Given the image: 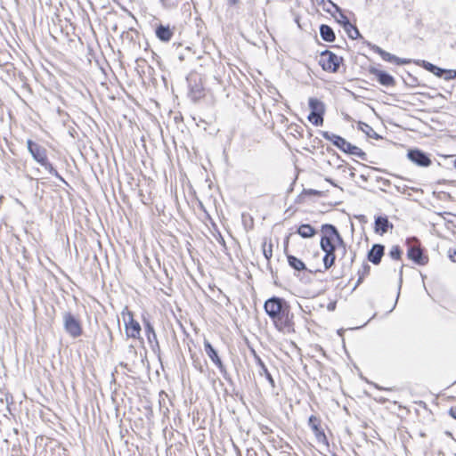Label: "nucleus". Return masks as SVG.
I'll list each match as a JSON object with an SVG mask.
<instances>
[{"instance_id":"obj_8","label":"nucleus","mask_w":456,"mask_h":456,"mask_svg":"<svg viewBox=\"0 0 456 456\" xmlns=\"http://www.w3.org/2000/svg\"><path fill=\"white\" fill-rule=\"evenodd\" d=\"M340 252L341 256L339 257L338 262L341 263L342 275H345L351 270L356 254L353 250L348 252L346 243L344 244Z\"/></svg>"},{"instance_id":"obj_31","label":"nucleus","mask_w":456,"mask_h":456,"mask_svg":"<svg viewBox=\"0 0 456 456\" xmlns=\"http://www.w3.org/2000/svg\"><path fill=\"white\" fill-rule=\"evenodd\" d=\"M421 67H423L425 69L428 70L429 72L433 73L436 69V65L427 61H421Z\"/></svg>"},{"instance_id":"obj_3","label":"nucleus","mask_w":456,"mask_h":456,"mask_svg":"<svg viewBox=\"0 0 456 456\" xmlns=\"http://www.w3.org/2000/svg\"><path fill=\"white\" fill-rule=\"evenodd\" d=\"M322 135L324 139L331 142L333 145L338 147L340 151L351 155L357 156L362 160L366 159V153L361 148L351 144L340 135L330 133L328 131H322Z\"/></svg>"},{"instance_id":"obj_41","label":"nucleus","mask_w":456,"mask_h":456,"mask_svg":"<svg viewBox=\"0 0 456 456\" xmlns=\"http://www.w3.org/2000/svg\"><path fill=\"white\" fill-rule=\"evenodd\" d=\"M107 330H108L109 336H110V338H112V333H111V331L110 330V329H109V328H107Z\"/></svg>"},{"instance_id":"obj_32","label":"nucleus","mask_w":456,"mask_h":456,"mask_svg":"<svg viewBox=\"0 0 456 456\" xmlns=\"http://www.w3.org/2000/svg\"><path fill=\"white\" fill-rule=\"evenodd\" d=\"M444 69H441V68L436 66V69L433 72V74L436 75L438 77H444Z\"/></svg>"},{"instance_id":"obj_1","label":"nucleus","mask_w":456,"mask_h":456,"mask_svg":"<svg viewBox=\"0 0 456 456\" xmlns=\"http://www.w3.org/2000/svg\"><path fill=\"white\" fill-rule=\"evenodd\" d=\"M264 308L279 330L294 331V315L290 312L289 305L284 298L273 297L265 302Z\"/></svg>"},{"instance_id":"obj_5","label":"nucleus","mask_w":456,"mask_h":456,"mask_svg":"<svg viewBox=\"0 0 456 456\" xmlns=\"http://www.w3.org/2000/svg\"><path fill=\"white\" fill-rule=\"evenodd\" d=\"M65 331L72 338H76L82 335V326L80 321L70 312H65L62 316Z\"/></svg>"},{"instance_id":"obj_34","label":"nucleus","mask_w":456,"mask_h":456,"mask_svg":"<svg viewBox=\"0 0 456 456\" xmlns=\"http://www.w3.org/2000/svg\"><path fill=\"white\" fill-rule=\"evenodd\" d=\"M448 254H449V257H450V259H451L452 262H456V250L452 251V249H450V250L448 251Z\"/></svg>"},{"instance_id":"obj_43","label":"nucleus","mask_w":456,"mask_h":456,"mask_svg":"<svg viewBox=\"0 0 456 456\" xmlns=\"http://www.w3.org/2000/svg\"><path fill=\"white\" fill-rule=\"evenodd\" d=\"M454 167H456V159H454Z\"/></svg>"},{"instance_id":"obj_40","label":"nucleus","mask_w":456,"mask_h":456,"mask_svg":"<svg viewBox=\"0 0 456 456\" xmlns=\"http://www.w3.org/2000/svg\"><path fill=\"white\" fill-rule=\"evenodd\" d=\"M326 181H328L329 183H330L332 185L336 186V184L329 178L326 179Z\"/></svg>"},{"instance_id":"obj_27","label":"nucleus","mask_w":456,"mask_h":456,"mask_svg":"<svg viewBox=\"0 0 456 456\" xmlns=\"http://www.w3.org/2000/svg\"><path fill=\"white\" fill-rule=\"evenodd\" d=\"M42 167L45 168L52 175H54L61 180H63L62 177L59 175L58 171L53 167V165L48 161L47 158L40 163Z\"/></svg>"},{"instance_id":"obj_38","label":"nucleus","mask_w":456,"mask_h":456,"mask_svg":"<svg viewBox=\"0 0 456 456\" xmlns=\"http://www.w3.org/2000/svg\"><path fill=\"white\" fill-rule=\"evenodd\" d=\"M450 413L454 419H456V407L451 408Z\"/></svg>"},{"instance_id":"obj_10","label":"nucleus","mask_w":456,"mask_h":456,"mask_svg":"<svg viewBox=\"0 0 456 456\" xmlns=\"http://www.w3.org/2000/svg\"><path fill=\"white\" fill-rule=\"evenodd\" d=\"M409 159L419 167H428L431 165V159L427 153L420 150H410L407 154Z\"/></svg>"},{"instance_id":"obj_36","label":"nucleus","mask_w":456,"mask_h":456,"mask_svg":"<svg viewBox=\"0 0 456 456\" xmlns=\"http://www.w3.org/2000/svg\"><path fill=\"white\" fill-rule=\"evenodd\" d=\"M167 0H161V2L163 3V4L165 5H168V6H175L177 4V1L175 2H172V3H166Z\"/></svg>"},{"instance_id":"obj_37","label":"nucleus","mask_w":456,"mask_h":456,"mask_svg":"<svg viewBox=\"0 0 456 456\" xmlns=\"http://www.w3.org/2000/svg\"><path fill=\"white\" fill-rule=\"evenodd\" d=\"M240 0H227L229 5H235L240 3Z\"/></svg>"},{"instance_id":"obj_7","label":"nucleus","mask_w":456,"mask_h":456,"mask_svg":"<svg viewBox=\"0 0 456 456\" xmlns=\"http://www.w3.org/2000/svg\"><path fill=\"white\" fill-rule=\"evenodd\" d=\"M333 6L338 13V21L342 24L349 37L352 39L360 37L361 34L358 28L349 21L348 18L343 13L342 10L337 4H333Z\"/></svg>"},{"instance_id":"obj_39","label":"nucleus","mask_w":456,"mask_h":456,"mask_svg":"<svg viewBox=\"0 0 456 456\" xmlns=\"http://www.w3.org/2000/svg\"><path fill=\"white\" fill-rule=\"evenodd\" d=\"M218 241L222 245H224V246L225 245L224 240V238L221 235H219Z\"/></svg>"},{"instance_id":"obj_33","label":"nucleus","mask_w":456,"mask_h":456,"mask_svg":"<svg viewBox=\"0 0 456 456\" xmlns=\"http://www.w3.org/2000/svg\"><path fill=\"white\" fill-rule=\"evenodd\" d=\"M264 255L267 260H269L272 257V256H273L272 245H270V248L268 250L264 248Z\"/></svg>"},{"instance_id":"obj_28","label":"nucleus","mask_w":456,"mask_h":456,"mask_svg":"<svg viewBox=\"0 0 456 456\" xmlns=\"http://www.w3.org/2000/svg\"><path fill=\"white\" fill-rule=\"evenodd\" d=\"M323 115L318 113H310L308 120L314 126H322L323 124Z\"/></svg>"},{"instance_id":"obj_42","label":"nucleus","mask_w":456,"mask_h":456,"mask_svg":"<svg viewBox=\"0 0 456 456\" xmlns=\"http://www.w3.org/2000/svg\"><path fill=\"white\" fill-rule=\"evenodd\" d=\"M351 34H352L353 36H355V31H354L353 29H351Z\"/></svg>"},{"instance_id":"obj_19","label":"nucleus","mask_w":456,"mask_h":456,"mask_svg":"<svg viewBox=\"0 0 456 456\" xmlns=\"http://www.w3.org/2000/svg\"><path fill=\"white\" fill-rule=\"evenodd\" d=\"M252 354L254 355V358H255V361H256V364L261 369V370L259 371V374L261 376L264 375L265 377V379H267V381L269 382V384L271 385L272 387H275L274 379L272 377L271 373L268 371L265 364L264 363V362L262 361L260 356L256 353L255 350H252Z\"/></svg>"},{"instance_id":"obj_6","label":"nucleus","mask_w":456,"mask_h":456,"mask_svg":"<svg viewBox=\"0 0 456 456\" xmlns=\"http://www.w3.org/2000/svg\"><path fill=\"white\" fill-rule=\"evenodd\" d=\"M341 58L326 50L322 53L319 63L326 71L336 72L339 67Z\"/></svg>"},{"instance_id":"obj_30","label":"nucleus","mask_w":456,"mask_h":456,"mask_svg":"<svg viewBox=\"0 0 456 456\" xmlns=\"http://www.w3.org/2000/svg\"><path fill=\"white\" fill-rule=\"evenodd\" d=\"M445 80H451L456 77V70L454 69H444V77Z\"/></svg>"},{"instance_id":"obj_16","label":"nucleus","mask_w":456,"mask_h":456,"mask_svg":"<svg viewBox=\"0 0 456 456\" xmlns=\"http://www.w3.org/2000/svg\"><path fill=\"white\" fill-rule=\"evenodd\" d=\"M393 224L389 222L387 216H378L375 218L374 232L379 235H383L389 229H393Z\"/></svg>"},{"instance_id":"obj_11","label":"nucleus","mask_w":456,"mask_h":456,"mask_svg":"<svg viewBox=\"0 0 456 456\" xmlns=\"http://www.w3.org/2000/svg\"><path fill=\"white\" fill-rule=\"evenodd\" d=\"M28 150L29 153L32 155L33 159L37 162L41 163L44 161L46 156V150L41 145L32 142L31 140H28L27 142Z\"/></svg>"},{"instance_id":"obj_20","label":"nucleus","mask_w":456,"mask_h":456,"mask_svg":"<svg viewBox=\"0 0 456 456\" xmlns=\"http://www.w3.org/2000/svg\"><path fill=\"white\" fill-rule=\"evenodd\" d=\"M144 330L147 336L148 341L150 344L153 346V343L159 347V341L157 338L156 332L154 330L153 326L149 321L144 320Z\"/></svg>"},{"instance_id":"obj_13","label":"nucleus","mask_w":456,"mask_h":456,"mask_svg":"<svg viewBox=\"0 0 456 456\" xmlns=\"http://www.w3.org/2000/svg\"><path fill=\"white\" fill-rule=\"evenodd\" d=\"M373 51L375 53H377L378 54L380 55V57L386 61H389V62H395L398 65H403V64H407L410 62L409 60H406V59H400L398 57H396L395 55L394 54H391L387 52H386L385 50H383L382 48H380L379 46L378 45H373L372 47Z\"/></svg>"},{"instance_id":"obj_2","label":"nucleus","mask_w":456,"mask_h":456,"mask_svg":"<svg viewBox=\"0 0 456 456\" xmlns=\"http://www.w3.org/2000/svg\"><path fill=\"white\" fill-rule=\"evenodd\" d=\"M322 236L321 238L320 246L322 250L325 252L323 256V265L326 270L330 269L335 263V251H341L345 241L339 234L338 229L330 224L322 225Z\"/></svg>"},{"instance_id":"obj_22","label":"nucleus","mask_w":456,"mask_h":456,"mask_svg":"<svg viewBox=\"0 0 456 456\" xmlns=\"http://www.w3.org/2000/svg\"><path fill=\"white\" fill-rule=\"evenodd\" d=\"M320 35L321 37L326 42H333L335 40V33L333 29L328 25H321Z\"/></svg>"},{"instance_id":"obj_15","label":"nucleus","mask_w":456,"mask_h":456,"mask_svg":"<svg viewBox=\"0 0 456 456\" xmlns=\"http://www.w3.org/2000/svg\"><path fill=\"white\" fill-rule=\"evenodd\" d=\"M126 334L128 338H138L140 337L141 326L130 314L129 320L125 322Z\"/></svg>"},{"instance_id":"obj_25","label":"nucleus","mask_w":456,"mask_h":456,"mask_svg":"<svg viewBox=\"0 0 456 456\" xmlns=\"http://www.w3.org/2000/svg\"><path fill=\"white\" fill-rule=\"evenodd\" d=\"M358 128L366 134L370 138H379V135L374 131V129L367 123L360 121L358 123Z\"/></svg>"},{"instance_id":"obj_26","label":"nucleus","mask_w":456,"mask_h":456,"mask_svg":"<svg viewBox=\"0 0 456 456\" xmlns=\"http://www.w3.org/2000/svg\"><path fill=\"white\" fill-rule=\"evenodd\" d=\"M370 269V267L368 264H363L362 268L358 270L359 277H358V280H357L354 289L357 286H359L362 282L364 277L369 274Z\"/></svg>"},{"instance_id":"obj_4","label":"nucleus","mask_w":456,"mask_h":456,"mask_svg":"<svg viewBox=\"0 0 456 456\" xmlns=\"http://www.w3.org/2000/svg\"><path fill=\"white\" fill-rule=\"evenodd\" d=\"M406 242L408 245L407 256L409 259L419 265L428 264V258L424 256L419 240L416 238H411L407 239Z\"/></svg>"},{"instance_id":"obj_21","label":"nucleus","mask_w":456,"mask_h":456,"mask_svg":"<svg viewBox=\"0 0 456 456\" xmlns=\"http://www.w3.org/2000/svg\"><path fill=\"white\" fill-rule=\"evenodd\" d=\"M308 105H309V108L311 109V113H318V114L325 113L324 103L317 98H310L308 101Z\"/></svg>"},{"instance_id":"obj_29","label":"nucleus","mask_w":456,"mask_h":456,"mask_svg":"<svg viewBox=\"0 0 456 456\" xmlns=\"http://www.w3.org/2000/svg\"><path fill=\"white\" fill-rule=\"evenodd\" d=\"M402 251L399 248V246H393L392 248L389 251V256L395 260L400 259Z\"/></svg>"},{"instance_id":"obj_24","label":"nucleus","mask_w":456,"mask_h":456,"mask_svg":"<svg viewBox=\"0 0 456 456\" xmlns=\"http://www.w3.org/2000/svg\"><path fill=\"white\" fill-rule=\"evenodd\" d=\"M287 259L289 266L297 271H304L306 270V266L302 260L292 256L287 255Z\"/></svg>"},{"instance_id":"obj_18","label":"nucleus","mask_w":456,"mask_h":456,"mask_svg":"<svg viewBox=\"0 0 456 456\" xmlns=\"http://www.w3.org/2000/svg\"><path fill=\"white\" fill-rule=\"evenodd\" d=\"M156 37L162 42H169L174 36V28L169 26L159 25L155 30Z\"/></svg>"},{"instance_id":"obj_14","label":"nucleus","mask_w":456,"mask_h":456,"mask_svg":"<svg viewBox=\"0 0 456 456\" xmlns=\"http://www.w3.org/2000/svg\"><path fill=\"white\" fill-rule=\"evenodd\" d=\"M204 349L208 356L211 359V361L217 366L221 372L225 370L224 365L223 364L221 359L219 358L217 352L209 343V341H204Z\"/></svg>"},{"instance_id":"obj_9","label":"nucleus","mask_w":456,"mask_h":456,"mask_svg":"<svg viewBox=\"0 0 456 456\" xmlns=\"http://www.w3.org/2000/svg\"><path fill=\"white\" fill-rule=\"evenodd\" d=\"M369 73L375 76L379 83L384 86L390 87L395 86V79L388 73L370 66Z\"/></svg>"},{"instance_id":"obj_12","label":"nucleus","mask_w":456,"mask_h":456,"mask_svg":"<svg viewBox=\"0 0 456 456\" xmlns=\"http://www.w3.org/2000/svg\"><path fill=\"white\" fill-rule=\"evenodd\" d=\"M308 424L312 430L314 431L316 439L319 443L328 444L327 437L323 432V430L320 428V419L316 418L315 416L312 415L310 416L308 419Z\"/></svg>"},{"instance_id":"obj_17","label":"nucleus","mask_w":456,"mask_h":456,"mask_svg":"<svg viewBox=\"0 0 456 456\" xmlns=\"http://www.w3.org/2000/svg\"><path fill=\"white\" fill-rule=\"evenodd\" d=\"M385 248L381 244H374L368 252V260L374 265H379L384 256Z\"/></svg>"},{"instance_id":"obj_35","label":"nucleus","mask_w":456,"mask_h":456,"mask_svg":"<svg viewBox=\"0 0 456 456\" xmlns=\"http://www.w3.org/2000/svg\"><path fill=\"white\" fill-rule=\"evenodd\" d=\"M307 193L311 195H321V191L313 189L309 190Z\"/></svg>"},{"instance_id":"obj_23","label":"nucleus","mask_w":456,"mask_h":456,"mask_svg":"<svg viewBox=\"0 0 456 456\" xmlns=\"http://www.w3.org/2000/svg\"><path fill=\"white\" fill-rule=\"evenodd\" d=\"M297 233L302 238L308 239L314 237L316 233V231L312 225L308 224H304L298 227Z\"/></svg>"}]
</instances>
